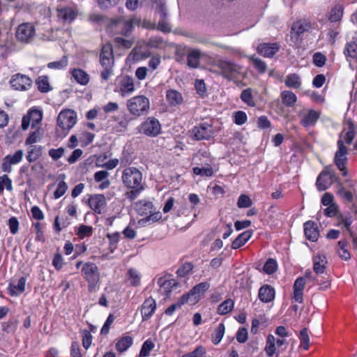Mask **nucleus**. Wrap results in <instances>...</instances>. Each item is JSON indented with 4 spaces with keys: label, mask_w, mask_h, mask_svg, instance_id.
<instances>
[{
    "label": "nucleus",
    "mask_w": 357,
    "mask_h": 357,
    "mask_svg": "<svg viewBox=\"0 0 357 357\" xmlns=\"http://www.w3.org/2000/svg\"><path fill=\"white\" fill-rule=\"evenodd\" d=\"M189 303L188 299L183 295L177 301V303L171 305L169 307L165 310V314L170 316L172 315L176 309L180 308L183 305Z\"/></svg>",
    "instance_id": "nucleus-48"
},
{
    "label": "nucleus",
    "mask_w": 357,
    "mask_h": 357,
    "mask_svg": "<svg viewBox=\"0 0 357 357\" xmlns=\"http://www.w3.org/2000/svg\"><path fill=\"white\" fill-rule=\"evenodd\" d=\"M202 53L199 49H189L186 54L187 66L190 68H197L200 66Z\"/></svg>",
    "instance_id": "nucleus-25"
},
{
    "label": "nucleus",
    "mask_w": 357,
    "mask_h": 357,
    "mask_svg": "<svg viewBox=\"0 0 357 357\" xmlns=\"http://www.w3.org/2000/svg\"><path fill=\"white\" fill-rule=\"evenodd\" d=\"M26 281V280L24 277H21L17 284L14 282L10 283L8 288L10 295L17 296L23 293L25 290Z\"/></svg>",
    "instance_id": "nucleus-32"
},
{
    "label": "nucleus",
    "mask_w": 357,
    "mask_h": 357,
    "mask_svg": "<svg viewBox=\"0 0 357 357\" xmlns=\"http://www.w3.org/2000/svg\"><path fill=\"white\" fill-rule=\"evenodd\" d=\"M154 343L150 340H146L142 344L138 357H146L150 354V351L154 348Z\"/></svg>",
    "instance_id": "nucleus-52"
},
{
    "label": "nucleus",
    "mask_w": 357,
    "mask_h": 357,
    "mask_svg": "<svg viewBox=\"0 0 357 357\" xmlns=\"http://www.w3.org/2000/svg\"><path fill=\"white\" fill-rule=\"evenodd\" d=\"M215 66L219 70L217 73L228 80L234 81L242 74V67L239 64L226 59L217 60Z\"/></svg>",
    "instance_id": "nucleus-2"
},
{
    "label": "nucleus",
    "mask_w": 357,
    "mask_h": 357,
    "mask_svg": "<svg viewBox=\"0 0 357 357\" xmlns=\"http://www.w3.org/2000/svg\"><path fill=\"white\" fill-rule=\"evenodd\" d=\"M345 54L351 58L357 56V42L348 43L346 47Z\"/></svg>",
    "instance_id": "nucleus-60"
},
{
    "label": "nucleus",
    "mask_w": 357,
    "mask_h": 357,
    "mask_svg": "<svg viewBox=\"0 0 357 357\" xmlns=\"http://www.w3.org/2000/svg\"><path fill=\"white\" fill-rule=\"evenodd\" d=\"M298 116L300 123L305 128L314 126L320 118V112L314 109L304 108L301 110Z\"/></svg>",
    "instance_id": "nucleus-14"
},
{
    "label": "nucleus",
    "mask_w": 357,
    "mask_h": 357,
    "mask_svg": "<svg viewBox=\"0 0 357 357\" xmlns=\"http://www.w3.org/2000/svg\"><path fill=\"white\" fill-rule=\"evenodd\" d=\"M42 151L41 146L31 145L28 150L26 160L29 162L37 160L42 155Z\"/></svg>",
    "instance_id": "nucleus-37"
},
{
    "label": "nucleus",
    "mask_w": 357,
    "mask_h": 357,
    "mask_svg": "<svg viewBox=\"0 0 357 357\" xmlns=\"http://www.w3.org/2000/svg\"><path fill=\"white\" fill-rule=\"evenodd\" d=\"M193 173L201 176L211 177L213 174V169L211 166L202 168L197 167L193 168Z\"/></svg>",
    "instance_id": "nucleus-54"
},
{
    "label": "nucleus",
    "mask_w": 357,
    "mask_h": 357,
    "mask_svg": "<svg viewBox=\"0 0 357 357\" xmlns=\"http://www.w3.org/2000/svg\"><path fill=\"white\" fill-rule=\"evenodd\" d=\"M252 204V202L248 196L245 195H241L239 196L237 202V205L239 208H248L251 206Z\"/></svg>",
    "instance_id": "nucleus-62"
},
{
    "label": "nucleus",
    "mask_w": 357,
    "mask_h": 357,
    "mask_svg": "<svg viewBox=\"0 0 357 357\" xmlns=\"http://www.w3.org/2000/svg\"><path fill=\"white\" fill-rule=\"evenodd\" d=\"M352 223V219L351 217L344 216L343 215H339L337 216V224L339 227H342L347 230L349 233L351 231V225Z\"/></svg>",
    "instance_id": "nucleus-51"
},
{
    "label": "nucleus",
    "mask_w": 357,
    "mask_h": 357,
    "mask_svg": "<svg viewBox=\"0 0 357 357\" xmlns=\"http://www.w3.org/2000/svg\"><path fill=\"white\" fill-rule=\"evenodd\" d=\"M277 266L276 261L270 258L266 261L263 269L266 273L272 274L276 271Z\"/></svg>",
    "instance_id": "nucleus-57"
},
{
    "label": "nucleus",
    "mask_w": 357,
    "mask_h": 357,
    "mask_svg": "<svg viewBox=\"0 0 357 357\" xmlns=\"http://www.w3.org/2000/svg\"><path fill=\"white\" fill-rule=\"evenodd\" d=\"M93 229L91 227L88 225H80L78 228L77 235L81 238H84L85 237H89L92 235Z\"/></svg>",
    "instance_id": "nucleus-56"
},
{
    "label": "nucleus",
    "mask_w": 357,
    "mask_h": 357,
    "mask_svg": "<svg viewBox=\"0 0 357 357\" xmlns=\"http://www.w3.org/2000/svg\"><path fill=\"white\" fill-rule=\"evenodd\" d=\"M280 46L277 43H262L258 45L257 52L264 57H273L279 50Z\"/></svg>",
    "instance_id": "nucleus-26"
},
{
    "label": "nucleus",
    "mask_w": 357,
    "mask_h": 357,
    "mask_svg": "<svg viewBox=\"0 0 357 357\" xmlns=\"http://www.w3.org/2000/svg\"><path fill=\"white\" fill-rule=\"evenodd\" d=\"M213 135V126L206 123H201L192 130V135L196 140L209 139Z\"/></svg>",
    "instance_id": "nucleus-17"
},
{
    "label": "nucleus",
    "mask_w": 357,
    "mask_h": 357,
    "mask_svg": "<svg viewBox=\"0 0 357 357\" xmlns=\"http://www.w3.org/2000/svg\"><path fill=\"white\" fill-rule=\"evenodd\" d=\"M109 29L116 33L128 36L133 29V20H126L121 17L113 20L109 24Z\"/></svg>",
    "instance_id": "nucleus-11"
},
{
    "label": "nucleus",
    "mask_w": 357,
    "mask_h": 357,
    "mask_svg": "<svg viewBox=\"0 0 357 357\" xmlns=\"http://www.w3.org/2000/svg\"><path fill=\"white\" fill-rule=\"evenodd\" d=\"M336 194L344 201L351 203L354 202V195L352 192L347 190L342 184L340 185L336 191Z\"/></svg>",
    "instance_id": "nucleus-43"
},
{
    "label": "nucleus",
    "mask_w": 357,
    "mask_h": 357,
    "mask_svg": "<svg viewBox=\"0 0 357 357\" xmlns=\"http://www.w3.org/2000/svg\"><path fill=\"white\" fill-rule=\"evenodd\" d=\"M248 59L252 61L255 68L260 73H264L266 70V63L261 59L255 57V56H250Z\"/></svg>",
    "instance_id": "nucleus-46"
},
{
    "label": "nucleus",
    "mask_w": 357,
    "mask_h": 357,
    "mask_svg": "<svg viewBox=\"0 0 357 357\" xmlns=\"http://www.w3.org/2000/svg\"><path fill=\"white\" fill-rule=\"evenodd\" d=\"M241 100L248 106L255 107V102L253 99L251 89L248 88L242 91L241 94Z\"/></svg>",
    "instance_id": "nucleus-47"
},
{
    "label": "nucleus",
    "mask_w": 357,
    "mask_h": 357,
    "mask_svg": "<svg viewBox=\"0 0 357 357\" xmlns=\"http://www.w3.org/2000/svg\"><path fill=\"white\" fill-rule=\"evenodd\" d=\"M280 97L282 102L287 107H292L296 102V96L291 91H284L281 93Z\"/></svg>",
    "instance_id": "nucleus-41"
},
{
    "label": "nucleus",
    "mask_w": 357,
    "mask_h": 357,
    "mask_svg": "<svg viewBox=\"0 0 357 357\" xmlns=\"http://www.w3.org/2000/svg\"><path fill=\"white\" fill-rule=\"evenodd\" d=\"M36 84L38 85V90L43 93H46L50 89V86L47 77H39L36 81Z\"/></svg>",
    "instance_id": "nucleus-53"
},
{
    "label": "nucleus",
    "mask_w": 357,
    "mask_h": 357,
    "mask_svg": "<svg viewBox=\"0 0 357 357\" xmlns=\"http://www.w3.org/2000/svg\"><path fill=\"white\" fill-rule=\"evenodd\" d=\"M24 152L22 150H17L13 154L7 155L2 160L1 168L3 172L10 173L12 172V165L20 163L23 158Z\"/></svg>",
    "instance_id": "nucleus-16"
},
{
    "label": "nucleus",
    "mask_w": 357,
    "mask_h": 357,
    "mask_svg": "<svg viewBox=\"0 0 357 357\" xmlns=\"http://www.w3.org/2000/svg\"><path fill=\"white\" fill-rule=\"evenodd\" d=\"M132 342L133 340L130 336H123L116 342V349L119 352H123L132 346Z\"/></svg>",
    "instance_id": "nucleus-39"
},
{
    "label": "nucleus",
    "mask_w": 357,
    "mask_h": 357,
    "mask_svg": "<svg viewBox=\"0 0 357 357\" xmlns=\"http://www.w3.org/2000/svg\"><path fill=\"white\" fill-rule=\"evenodd\" d=\"M355 137V129L354 126L351 122L347 123V128H345L342 132L340 134L339 139L342 140L343 144L344 142L347 144H350Z\"/></svg>",
    "instance_id": "nucleus-33"
},
{
    "label": "nucleus",
    "mask_w": 357,
    "mask_h": 357,
    "mask_svg": "<svg viewBox=\"0 0 357 357\" xmlns=\"http://www.w3.org/2000/svg\"><path fill=\"white\" fill-rule=\"evenodd\" d=\"M4 188L9 192L13 190L12 180L7 174L0 176V195L3 193Z\"/></svg>",
    "instance_id": "nucleus-49"
},
{
    "label": "nucleus",
    "mask_w": 357,
    "mask_h": 357,
    "mask_svg": "<svg viewBox=\"0 0 357 357\" xmlns=\"http://www.w3.org/2000/svg\"><path fill=\"white\" fill-rule=\"evenodd\" d=\"M135 208L139 215L146 216L145 218L139 220L138 222L140 225L150 221L151 220L155 221L161 218L160 213H155V208L151 202L146 200L139 201L135 203Z\"/></svg>",
    "instance_id": "nucleus-6"
},
{
    "label": "nucleus",
    "mask_w": 357,
    "mask_h": 357,
    "mask_svg": "<svg viewBox=\"0 0 357 357\" xmlns=\"http://www.w3.org/2000/svg\"><path fill=\"white\" fill-rule=\"evenodd\" d=\"M234 306V301L231 298H228L218 305L217 313L220 315L227 314L233 310Z\"/></svg>",
    "instance_id": "nucleus-38"
},
{
    "label": "nucleus",
    "mask_w": 357,
    "mask_h": 357,
    "mask_svg": "<svg viewBox=\"0 0 357 357\" xmlns=\"http://www.w3.org/2000/svg\"><path fill=\"white\" fill-rule=\"evenodd\" d=\"M312 29L311 23L305 20H300L294 22L291 27V32L298 36L303 35L305 32Z\"/></svg>",
    "instance_id": "nucleus-31"
},
{
    "label": "nucleus",
    "mask_w": 357,
    "mask_h": 357,
    "mask_svg": "<svg viewBox=\"0 0 357 357\" xmlns=\"http://www.w3.org/2000/svg\"><path fill=\"white\" fill-rule=\"evenodd\" d=\"M100 63L103 68L100 77L103 81H107L114 75V57L112 45L109 43L104 45L100 53Z\"/></svg>",
    "instance_id": "nucleus-1"
},
{
    "label": "nucleus",
    "mask_w": 357,
    "mask_h": 357,
    "mask_svg": "<svg viewBox=\"0 0 357 357\" xmlns=\"http://www.w3.org/2000/svg\"><path fill=\"white\" fill-rule=\"evenodd\" d=\"M7 225L9 227L10 232L15 235L19 231V221L18 219L16 217H11L8 219Z\"/></svg>",
    "instance_id": "nucleus-59"
},
{
    "label": "nucleus",
    "mask_w": 357,
    "mask_h": 357,
    "mask_svg": "<svg viewBox=\"0 0 357 357\" xmlns=\"http://www.w3.org/2000/svg\"><path fill=\"white\" fill-rule=\"evenodd\" d=\"M337 151L335 154L334 163L340 171L342 172L344 176L347 175V170L346 169V164L347 162V155L348 149L343 144V141H337Z\"/></svg>",
    "instance_id": "nucleus-10"
},
{
    "label": "nucleus",
    "mask_w": 357,
    "mask_h": 357,
    "mask_svg": "<svg viewBox=\"0 0 357 357\" xmlns=\"http://www.w3.org/2000/svg\"><path fill=\"white\" fill-rule=\"evenodd\" d=\"M10 83L12 88L17 91H27L32 86V80L28 76L20 73L13 75Z\"/></svg>",
    "instance_id": "nucleus-19"
},
{
    "label": "nucleus",
    "mask_w": 357,
    "mask_h": 357,
    "mask_svg": "<svg viewBox=\"0 0 357 357\" xmlns=\"http://www.w3.org/2000/svg\"><path fill=\"white\" fill-rule=\"evenodd\" d=\"M225 327L223 323L218 324V327L215 329L211 335V341L214 344H218L220 342L225 335Z\"/></svg>",
    "instance_id": "nucleus-40"
},
{
    "label": "nucleus",
    "mask_w": 357,
    "mask_h": 357,
    "mask_svg": "<svg viewBox=\"0 0 357 357\" xmlns=\"http://www.w3.org/2000/svg\"><path fill=\"white\" fill-rule=\"evenodd\" d=\"M299 338L301 341V347H302L305 350H307L310 346V337L307 328H305L301 331Z\"/></svg>",
    "instance_id": "nucleus-55"
},
{
    "label": "nucleus",
    "mask_w": 357,
    "mask_h": 357,
    "mask_svg": "<svg viewBox=\"0 0 357 357\" xmlns=\"http://www.w3.org/2000/svg\"><path fill=\"white\" fill-rule=\"evenodd\" d=\"M156 302L151 296L145 299L141 306V314L143 321L149 320L156 310Z\"/></svg>",
    "instance_id": "nucleus-22"
},
{
    "label": "nucleus",
    "mask_w": 357,
    "mask_h": 357,
    "mask_svg": "<svg viewBox=\"0 0 357 357\" xmlns=\"http://www.w3.org/2000/svg\"><path fill=\"white\" fill-rule=\"evenodd\" d=\"M72 77L80 85L86 86L90 81L89 75L81 68H73L70 70Z\"/></svg>",
    "instance_id": "nucleus-30"
},
{
    "label": "nucleus",
    "mask_w": 357,
    "mask_h": 357,
    "mask_svg": "<svg viewBox=\"0 0 357 357\" xmlns=\"http://www.w3.org/2000/svg\"><path fill=\"white\" fill-rule=\"evenodd\" d=\"M126 107L132 116L138 117L148 113L150 109V100L145 96H136L128 100Z\"/></svg>",
    "instance_id": "nucleus-4"
},
{
    "label": "nucleus",
    "mask_w": 357,
    "mask_h": 357,
    "mask_svg": "<svg viewBox=\"0 0 357 357\" xmlns=\"http://www.w3.org/2000/svg\"><path fill=\"white\" fill-rule=\"evenodd\" d=\"M193 266L190 263H185L183 264L176 271V274L178 277H185L192 270Z\"/></svg>",
    "instance_id": "nucleus-61"
},
{
    "label": "nucleus",
    "mask_w": 357,
    "mask_h": 357,
    "mask_svg": "<svg viewBox=\"0 0 357 357\" xmlns=\"http://www.w3.org/2000/svg\"><path fill=\"white\" fill-rule=\"evenodd\" d=\"M161 130V126L158 119L154 117H149L144 121L139 128L140 132L149 136L155 137Z\"/></svg>",
    "instance_id": "nucleus-15"
},
{
    "label": "nucleus",
    "mask_w": 357,
    "mask_h": 357,
    "mask_svg": "<svg viewBox=\"0 0 357 357\" xmlns=\"http://www.w3.org/2000/svg\"><path fill=\"white\" fill-rule=\"evenodd\" d=\"M68 64V59L66 56H63L59 61L49 63L47 67L50 69L61 70L65 68Z\"/></svg>",
    "instance_id": "nucleus-50"
},
{
    "label": "nucleus",
    "mask_w": 357,
    "mask_h": 357,
    "mask_svg": "<svg viewBox=\"0 0 357 357\" xmlns=\"http://www.w3.org/2000/svg\"><path fill=\"white\" fill-rule=\"evenodd\" d=\"M67 190H68V185H67L66 183L63 180L61 181L59 183L57 188L54 192V198L55 199L60 198L66 193Z\"/></svg>",
    "instance_id": "nucleus-58"
},
{
    "label": "nucleus",
    "mask_w": 357,
    "mask_h": 357,
    "mask_svg": "<svg viewBox=\"0 0 357 357\" xmlns=\"http://www.w3.org/2000/svg\"><path fill=\"white\" fill-rule=\"evenodd\" d=\"M81 272L83 278L88 283L89 290L93 291L100 281V275L97 265L91 261L84 263Z\"/></svg>",
    "instance_id": "nucleus-5"
},
{
    "label": "nucleus",
    "mask_w": 357,
    "mask_h": 357,
    "mask_svg": "<svg viewBox=\"0 0 357 357\" xmlns=\"http://www.w3.org/2000/svg\"><path fill=\"white\" fill-rule=\"evenodd\" d=\"M35 32V27L32 24L22 23L16 29L15 38L19 42L29 43L33 40Z\"/></svg>",
    "instance_id": "nucleus-12"
},
{
    "label": "nucleus",
    "mask_w": 357,
    "mask_h": 357,
    "mask_svg": "<svg viewBox=\"0 0 357 357\" xmlns=\"http://www.w3.org/2000/svg\"><path fill=\"white\" fill-rule=\"evenodd\" d=\"M347 243L345 241H340L337 243V250L339 257L344 260H348L350 259L351 255L349 252L346 249Z\"/></svg>",
    "instance_id": "nucleus-45"
},
{
    "label": "nucleus",
    "mask_w": 357,
    "mask_h": 357,
    "mask_svg": "<svg viewBox=\"0 0 357 357\" xmlns=\"http://www.w3.org/2000/svg\"><path fill=\"white\" fill-rule=\"evenodd\" d=\"M208 282H201L195 286L189 293L184 294L185 297L189 301L190 305H195L200 299V294L204 293L208 288Z\"/></svg>",
    "instance_id": "nucleus-20"
},
{
    "label": "nucleus",
    "mask_w": 357,
    "mask_h": 357,
    "mask_svg": "<svg viewBox=\"0 0 357 357\" xmlns=\"http://www.w3.org/2000/svg\"><path fill=\"white\" fill-rule=\"evenodd\" d=\"M252 235V231L250 230L243 231L231 243V248L236 250L244 245L246 242L251 238Z\"/></svg>",
    "instance_id": "nucleus-35"
},
{
    "label": "nucleus",
    "mask_w": 357,
    "mask_h": 357,
    "mask_svg": "<svg viewBox=\"0 0 357 357\" xmlns=\"http://www.w3.org/2000/svg\"><path fill=\"white\" fill-rule=\"evenodd\" d=\"M65 149L62 147L59 149H51L49 150V155L54 160H58L60 159L64 154Z\"/></svg>",
    "instance_id": "nucleus-64"
},
{
    "label": "nucleus",
    "mask_w": 357,
    "mask_h": 357,
    "mask_svg": "<svg viewBox=\"0 0 357 357\" xmlns=\"http://www.w3.org/2000/svg\"><path fill=\"white\" fill-rule=\"evenodd\" d=\"M275 289L268 284L260 287L258 293L259 300L263 303H270L275 298Z\"/></svg>",
    "instance_id": "nucleus-29"
},
{
    "label": "nucleus",
    "mask_w": 357,
    "mask_h": 357,
    "mask_svg": "<svg viewBox=\"0 0 357 357\" xmlns=\"http://www.w3.org/2000/svg\"><path fill=\"white\" fill-rule=\"evenodd\" d=\"M337 180L335 172L331 166H326L319 174L316 181V186L319 191H324L331 187L334 181Z\"/></svg>",
    "instance_id": "nucleus-8"
},
{
    "label": "nucleus",
    "mask_w": 357,
    "mask_h": 357,
    "mask_svg": "<svg viewBox=\"0 0 357 357\" xmlns=\"http://www.w3.org/2000/svg\"><path fill=\"white\" fill-rule=\"evenodd\" d=\"M287 86L294 89H298L301 84L300 77L296 74H290L287 76L285 79Z\"/></svg>",
    "instance_id": "nucleus-44"
},
{
    "label": "nucleus",
    "mask_w": 357,
    "mask_h": 357,
    "mask_svg": "<svg viewBox=\"0 0 357 357\" xmlns=\"http://www.w3.org/2000/svg\"><path fill=\"white\" fill-rule=\"evenodd\" d=\"M90 208L98 214L102 213L106 205V199L103 195H94L89 199Z\"/></svg>",
    "instance_id": "nucleus-24"
},
{
    "label": "nucleus",
    "mask_w": 357,
    "mask_h": 357,
    "mask_svg": "<svg viewBox=\"0 0 357 357\" xmlns=\"http://www.w3.org/2000/svg\"><path fill=\"white\" fill-rule=\"evenodd\" d=\"M121 181L127 188L144 187L145 181L142 172L135 167H129L123 169Z\"/></svg>",
    "instance_id": "nucleus-3"
},
{
    "label": "nucleus",
    "mask_w": 357,
    "mask_h": 357,
    "mask_svg": "<svg viewBox=\"0 0 357 357\" xmlns=\"http://www.w3.org/2000/svg\"><path fill=\"white\" fill-rule=\"evenodd\" d=\"M135 90L134 79L128 75L122 76L118 79L114 91L121 97H126L132 94Z\"/></svg>",
    "instance_id": "nucleus-13"
},
{
    "label": "nucleus",
    "mask_w": 357,
    "mask_h": 357,
    "mask_svg": "<svg viewBox=\"0 0 357 357\" xmlns=\"http://www.w3.org/2000/svg\"><path fill=\"white\" fill-rule=\"evenodd\" d=\"M128 280L133 287H137L140 284L141 275L139 272L135 268H130L128 271Z\"/></svg>",
    "instance_id": "nucleus-42"
},
{
    "label": "nucleus",
    "mask_w": 357,
    "mask_h": 357,
    "mask_svg": "<svg viewBox=\"0 0 357 357\" xmlns=\"http://www.w3.org/2000/svg\"><path fill=\"white\" fill-rule=\"evenodd\" d=\"M326 57L321 52H316L313 55V63L317 67H322L325 65Z\"/></svg>",
    "instance_id": "nucleus-63"
},
{
    "label": "nucleus",
    "mask_w": 357,
    "mask_h": 357,
    "mask_svg": "<svg viewBox=\"0 0 357 357\" xmlns=\"http://www.w3.org/2000/svg\"><path fill=\"white\" fill-rule=\"evenodd\" d=\"M303 228L305 236L307 239L312 242L317 241L319 236V231L315 222L310 220L307 221L304 223Z\"/></svg>",
    "instance_id": "nucleus-28"
},
{
    "label": "nucleus",
    "mask_w": 357,
    "mask_h": 357,
    "mask_svg": "<svg viewBox=\"0 0 357 357\" xmlns=\"http://www.w3.org/2000/svg\"><path fill=\"white\" fill-rule=\"evenodd\" d=\"M58 17L64 23H71L78 15L76 7L64 6L57 8Z\"/></svg>",
    "instance_id": "nucleus-21"
},
{
    "label": "nucleus",
    "mask_w": 357,
    "mask_h": 357,
    "mask_svg": "<svg viewBox=\"0 0 357 357\" xmlns=\"http://www.w3.org/2000/svg\"><path fill=\"white\" fill-rule=\"evenodd\" d=\"M326 257L323 255H317L313 258V270L317 274H322L326 269Z\"/></svg>",
    "instance_id": "nucleus-34"
},
{
    "label": "nucleus",
    "mask_w": 357,
    "mask_h": 357,
    "mask_svg": "<svg viewBox=\"0 0 357 357\" xmlns=\"http://www.w3.org/2000/svg\"><path fill=\"white\" fill-rule=\"evenodd\" d=\"M287 344V342L285 339L276 338L273 335L269 334L266 338L264 351L268 357H272L275 354L278 357L280 353L286 348V347L284 348H282V347Z\"/></svg>",
    "instance_id": "nucleus-7"
},
{
    "label": "nucleus",
    "mask_w": 357,
    "mask_h": 357,
    "mask_svg": "<svg viewBox=\"0 0 357 357\" xmlns=\"http://www.w3.org/2000/svg\"><path fill=\"white\" fill-rule=\"evenodd\" d=\"M77 123V114L72 109H63L57 117V126L63 131L68 132Z\"/></svg>",
    "instance_id": "nucleus-9"
},
{
    "label": "nucleus",
    "mask_w": 357,
    "mask_h": 357,
    "mask_svg": "<svg viewBox=\"0 0 357 357\" xmlns=\"http://www.w3.org/2000/svg\"><path fill=\"white\" fill-rule=\"evenodd\" d=\"M305 285V279L304 277L298 278L294 283V293L292 298L299 303L303 301V290Z\"/></svg>",
    "instance_id": "nucleus-27"
},
{
    "label": "nucleus",
    "mask_w": 357,
    "mask_h": 357,
    "mask_svg": "<svg viewBox=\"0 0 357 357\" xmlns=\"http://www.w3.org/2000/svg\"><path fill=\"white\" fill-rule=\"evenodd\" d=\"M156 11L160 15V18L158 20V29H160L162 32L170 31L171 26L167 20V8L165 6V4L160 3L158 6V7L156 8Z\"/></svg>",
    "instance_id": "nucleus-23"
},
{
    "label": "nucleus",
    "mask_w": 357,
    "mask_h": 357,
    "mask_svg": "<svg viewBox=\"0 0 357 357\" xmlns=\"http://www.w3.org/2000/svg\"><path fill=\"white\" fill-rule=\"evenodd\" d=\"M43 113L37 109H32L27 115L22 119V128L23 130L28 129L31 125L32 128L36 127L42 121Z\"/></svg>",
    "instance_id": "nucleus-18"
},
{
    "label": "nucleus",
    "mask_w": 357,
    "mask_h": 357,
    "mask_svg": "<svg viewBox=\"0 0 357 357\" xmlns=\"http://www.w3.org/2000/svg\"><path fill=\"white\" fill-rule=\"evenodd\" d=\"M166 99L167 102L173 106L180 105L183 102L182 95L174 89H169L167 91Z\"/></svg>",
    "instance_id": "nucleus-36"
}]
</instances>
